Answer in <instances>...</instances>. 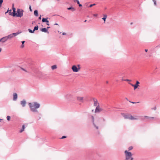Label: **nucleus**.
I'll return each instance as SVG.
<instances>
[{"mask_svg": "<svg viewBox=\"0 0 160 160\" xmlns=\"http://www.w3.org/2000/svg\"><path fill=\"white\" fill-rule=\"evenodd\" d=\"M126 99L127 100H128V99L127 98H126Z\"/></svg>", "mask_w": 160, "mask_h": 160, "instance_id": "53", "label": "nucleus"}, {"mask_svg": "<svg viewBox=\"0 0 160 160\" xmlns=\"http://www.w3.org/2000/svg\"><path fill=\"white\" fill-rule=\"evenodd\" d=\"M106 83H108V81H107L106 82Z\"/></svg>", "mask_w": 160, "mask_h": 160, "instance_id": "55", "label": "nucleus"}, {"mask_svg": "<svg viewBox=\"0 0 160 160\" xmlns=\"http://www.w3.org/2000/svg\"><path fill=\"white\" fill-rule=\"evenodd\" d=\"M145 51L146 52H147L148 51V49H145Z\"/></svg>", "mask_w": 160, "mask_h": 160, "instance_id": "48", "label": "nucleus"}, {"mask_svg": "<svg viewBox=\"0 0 160 160\" xmlns=\"http://www.w3.org/2000/svg\"><path fill=\"white\" fill-rule=\"evenodd\" d=\"M8 39L7 36L3 37L1 39H0V42L4 43L8 40Z\"/></svg>", "mask_w": 160, "mask_h": 160, "instance_id": "8", "label": "nucleus"}, {"mask_svg": "<svg viewBox=\"0 0 160 160\" xmlns=\"http://www.w3.org/2000/svg\"><path fill=\"white\" fill-rule=\"evenodd\" d=\"M12 9L13 10V12H12V16L13 17H15L16 16V15L15 14L16 13V8H15L14 7V4H12Z\"/></svg>", "mask_w": 160, "mask_h": 160, "instance_id": "11", "label": "nucleus"}, {"mask_svg": "<svg viewBox=\"0 0 160 160\" xmlns=\"http://www.w3.org/2000/svg\"><path fill=\"white\" fill-rule=\"evenodd\" d=\"M78 68L76 65H74L72 66V69L73 71L74 72H77L80 69V65L78 64Z\"/></svg>", "mask_w": 160, "mask_h": 160, "instance_id": "4", "label": "nucleus"}, {"mask_svg": "<svg viewBox=\"0 0 160 160\" xmlns=\"http://www.w3.org/2000/svg\"><path fill=\"white\" fill-rule=\"evenodd\" d=\"M48 18H43L42 20V22H47L46 25H49V24L48 23L49 21L48 20Z\"/></svg>", "mask_w": 160, "mask_h": 160, "instance_id": "9", "label": "nucleus"}, {"mask_svg": "<svg viewBox=\"0 0 160 160\" xmlns=\"http://www.w3.org/2000/svg\"><path fill=\"white\" fill-rule=\"evenodd\" d=\"M78 4L79 6L80 7L82 6V5L81 4H80V2L79 3H78Z\"/></svg>", "mask_w": 160, "mask_h": 160, "instance_id": "39", "label": "nucleus"}, {"mask_svg": "<svg viewBox=\"0 0 160 160\" xmlns=\"http://www.w3.org/2000/svg\"><path fill=\"white\" fill-rule=\"evenodd\" d=\"M25 126L24 125H23L22 126V129L20 131V132H22L23 131H24V129H25Z\"/></svg>", "mask_w": 160, "mask_h": 160, "instance_id": "22", "label": "nucleus"}, {"mask_svg": "<svg viewBox=\"0 0 160 160\" xmlns=\"http://www.w3.org/2000/svg\"><path fill=\"white\" fill-rule=\"evenodd\" d=\"M129 83L134 87V90H135L138 88V87L139 86V84H140V82L138 81H136V84L134 85L131 83Z\"/></svg>", "mask_w": 160, "mask_h": 160, "instance_id": "5", "label": "nucleus"}, {"mask_svg": "<svg viewBox=\"0 0 160 160\" xmlns=\"http://www.w3.org/2000/svg\"><path fill=\"white\" fill-rule=\"evenodd\" d=\"M66 138V137L65 136H62V137L61 138V139H64V138Z\"/></svg>", "mask_w": 160, "mask_h": 160, "instance_id": "38", "label": "nucleus"}, {"mask_svg": "<svg viewBox=\"0 0 160 160\" xmlns=\"http://www.w3.org/2000/svg\"><path fill=\"white\" fill-rule=\"evenodd\" d=\"M28 30L29 32L32 33H34V31L33 30H32L30 29H28Z\"/></svg>", "mask_w": 160, "mask_h": 160, "instance_id": "28", "label": "nucleus"}, {"mask_svg": "<svg viewBox=\"0 0 160 160\" xmlns=\"http://www.w3.org/2000/svg\"><path fill=\"white\" fill-rule=\"evenodd\" d=\"M133 148V147L132 146L129 147L128 148V151H130L132 150Z\"/></svg>", "mask_w": 160, "mask_h": 160, "instance_id": "29", "label": "nucleus"}, {"mask_svg": "<svg viewBox=\"0 0 160 160\" xmlns=\"http://www.w3.org/2000/svg\"><path fill=\"white\" fill-rule=\"evenodd\" d=\"M77 100L81 102H83V97H77Z\"/></svg>", "mask_w": 160, "mask_h": 160, "instance_id": "13", "label": "nucleus"}, {"mask_svg": "<svg viewBox=\"0 0 160 160\" xmlns=\"http://www.w3.org/2000/svg\"><path fill=\"white\" fill-rule=\"evenodd\" d=\"M125 156V160H133V158L132 157V154L131 152L125 150L124 152Z\"/></svg>", "mask_w": 160, "mask_h": 160, "instance_id": "2", "label": "nucleus"}, {"mask_svg": "<svg viewBox=\"0 0 160 160\" xmlns=\"http://www.w3.org/2000/svg\"><path fill=\"white\" fill-rule=\"evenodd\" d=\"M20 33V32H17L16 33H12V34L13 35V36L14 37H15V36H16L17 35H18Z\"/></svg>", "mask_w": 160, "mask_h": 160, "instance_id": "23", "label": "nucleus"}, {"mask_svg": "<svg viewBox=\"0 0 160 160\" xmlns=\"http://www.w3.org/2000/svg\"><path fill=\"white\" fill-rule=\"evenodd\" d=\"M3 2V0H0V7H1L2 4Z\"/></svg>", "mask_w": 160, "mask_h": 160, "instance_id": "32", "label": "nucleus"}, {"mask_svg": "<svg viewBox=\"0 0 160 160\" xmlns=\"http://www.w3.org/2000/svg\"><path fill=\"white\" fill-rule=\"evenodd\" d=\"M11 11H12V10L11 9H10V10H9V15L12 16V13L11 12Z\"/></svg>", "mask_w": 160, "mask_h": 160, "instance_id": "30", "label": "nucleus"}, {"mask_svg": "<svg viewBox=\"0 0 160 160\" xmlns=\"http://www.w3.org/2000/svg\"><path fill=\"white\" fill-rule=\"evenodd\" d=\"M25 42V41H22L21 42L22 43V44L21 46V48H24V43Z\"/></svg>", "mask_w": 160, "mask_h": 160, "instance_id": "24", "label": "nucleus"}, {"mask_svg": "<svg viewBox=\"0 0 160 160\" xmlns=\"http://www.w3.org/2000/svg\"><path fill=\"white\" fill-rule=\"evenodd\" d=\"M129 119L131 120H137L138 119L137 118H135L132 115H130V117L129 118Z\"/></svg>", "mask_w": 160, "mask_h": 160, "instance_id": "16", "label": "nucleus"}, {"mask_svg": "<svg viewBox=\"0 0 160 160\" xmlns=\"http://www.w3.org/2000/svg\"><path fill=\"white\" fill-rule=\"evenodd\" d=\"M92 99L94 102L93 105L94 106L97 107L100 106L99 103L98 102V100L96 98H93Z\"/></svg>", "mask_w": 160, "mask_h": 160, "instance_id": "6", "label": "nucleus"}, {"mask_svg": "<svg viewBox=\"0 0 160 160\" xmlns=\"http://www.w3.org/2000/svg\"><path fill=\"white\" fill-rule=\"evenodd\" d=\"M153 2H154V4L155 6L157 5V3H156V1L155 0H152Z\"/></svg>", "mask_w": 160, "mask_h": 160, "instance_id": "33", "label": "nucleus"}, {"mask_svg": "<svg viewBox=\"0 0 160 160\" xmlns=\"http://www.w3.org/2000/svg\"><path fill=\"white\" fill-rule=\"evenodd\" d=\"M68 10H72V11L73 12L75 10V9L72 7H70L68 8Z\"/></svg>", "mask_w": 160, "mask_h": 160, "instance_id": "19", "label": "nucleus"}, {"mask_svg": "<svg viewBox=\"0 0 160 160\" xmlns=\"http://www.w3.org/2000/svg\"><path fill=\"white\" fill-rule=\"evenodd\" d=\"M28 105L31 111L38 113V111L36 109L40 107V104L39 103L37 102H34L32 103H29Z\"/></svg>", "mask_w": 160, "mask_h": 160, "instance_id": "1", "label": "nucleus"}, {"mask_svg": "<svg viewBox=\"0 0 160 160\" xmlns=\"http://www.w3.org/2000/svg\"><path fill=\"white\" fill-rule=\"evenodd\" d=\"M2 49L0 48V52H1Z\"/></svg>", "mask_w": 160, "mask_h": 160, "instance_id": "51", "label": "nucleus"}, {"mask_svg": "<svg viewBox=\"0 0 160 160\" xmlns=\"http://www.w3.org/2000/svg\"><path fill=\"white\" fill-rule=\"evenodd\" d=\"M34 14L35 16H38V12L37 10H35L34 12Z\"/></svg>", "mask_w": 160, "mask_h": 160, "instance_id": "21", "label": "nucleus"}, {"mask_svg": "<svg viewBox=\"0 0 160 160\" xmlns=\"http://www.w3.org/2000/svg\"><path fill=\"white\" fill-rule=\"evenodd\" d=\"M152 109L155 110L156 109V107L155 106L153 108H152Z\"/></svg>", "mask_w": 160, "mask_h": 160, "instance_id": "45", "label": "nucleus"}, {"mask_svg": "<svg viewBox=\"0 0 160 160\" xmlns=\"http://www.w3.org/2000/svg\"><path fill=\"white\" fill-rule=\"evenodd\" d=\"M133 23L132 22H131V23H130V24H131V25H132V24H133Z\"/></svg>", "mask_w": 160, "mask_h": 160, "instance_id": "50", "label": "nucleus"}, {"mask_svg": "<svg viewBox=\"0 0 160 160\" xmlns=\"http://www.w3.org/2000/svg\"><path fill=\"white\" fill-rule=\"evenodd\" d=\"M21 68V69L22 70H23V71H24L25 72H27V71L25 69H24V68Z\"/></svg>", "mask_w": 160, "mask_h": 160, "instance_id": "36", "label": "nucleus"}, {"mask_svg": "<svg viewBox=\"0 0 160 160\" xmlns=\"http://www.w3.org/2000/svg\"><path fill=\"white\" fill-rule=\"evenodd\" d=\"M62 35H66V33L65 32H63L62 33Z\"/></svg>", "mask_w": 160, "mask_h": 160, "instance_id": "42", "label": "nucleus"}, {"mask_svg": "<svg viewBox=\"0 0 160 160\" xmlns=\"http://www.w3.org/2000/svg\"><path fill=\"white\" fill-rule=\"evenodd\" d=\"M8 39H11V38H13L14 37V36H13V35L12 34H11L9 35H8V36H7Z\"/></svg>", "mask_w": 160, "mask_h": 160, "instance_id": "18", "label": "nucleus"}, {"mask_svg": "<svg viewBox=\"0 0 160 160\" xmlns=\"http://www.w3.org/2000/svg\"><path fill=\"white\" fill-rule=\"evenodd\" d=\"M40 31L42 32L47 33L48 34L49 33L48 30L46 28H41Z\"/></svg>", "mask_w": 160, "mask_h": 160, "instance_id": "12", "label": "nucleus"}, {"mask_svg": "<svg viewBox=\"0 0 160 160\" xmlns=\"http://www.w3.org/2000/svg\"><path fill=\"white\" fill-rule=\"evenodd\" d=\"M2 120V119H0V122L1 120Z\"/></svg>", "mask_w": 160, "mask_h": 160, "instance_id": "54", "label": "nucleus"}, {"mask_svg": "<svg viewBox=\"0 0 160 160\" xmlns=\"http://www.w3.org/2000/svg\"><path fill=\"white\" fill-rule=\"evenodd\" d=\"M131 102L132 103H136V102Z\"/></svg>", "mask_w": 160, "mask_h": 160, "instance_id": "47", "label": "nucleus"}, {"mask_svg": "<svg viewBox=\"0 0 160 160\" xmlns=\"http://www.w3.org/2000/svg\"><path fill=\"white\" fill-rule=\"evenodd\" d=\"M91 118H92V123H93V125H94V127L98 129V126H97L95 124L94 122V117L93 116H91Z\"/></svg>", "mask_w": 160, "mask_h": 160, "instance_id": "10", "label": "nucleus"}, {"mask_svg": "<svg viewBox=\"0 0 160 160\" xmlns=\"http://www.w3.org/2000/svg\"><path fill=\"white\" fill-rule=\"evenodd\" d=\"M9 8H8V11L6 12H5V14H6V13H8V12H9Z\"/></svg>", "mask_w": 160, "mask_h": 160, "instance_id": "44", "label": "nucleus"}, {"mask_svg": "<svg viewBox=\"0 0 160 160\" xmlns=\"http://www.w3.org/2000/svg\"><path fill=\"white\" fill-rule=\"evenodd\" d=\"M29 9L30 11L31 12H32V8H31V5H29Z\"/></svg>", "mask_w": 160, "mask_h": 160, "instance_id": "37", "label": "nucleus"}, {"mask_svg": "<svg viewBox=\"0 0 160 160\" xmlns=\"http://www.w3.org/2000/svg\"><path fill=\"white\" fill-rule=\"evenodd\" d=\"M50 28V27H48L47 28V29L48 30V29L49 28Z\"/></svg>", "mask_w": 160, "mask_h": 160, "instance_id": "46", "label": "nucleus"}, {"mask_svg": "<svg viewBox=\"0 0 160 160\" xmlns=\"http://www.w3.org/2000/svg\"><path fill=\"white\" fill-rule=\"evenodd\" d=\"M130 115H126L124 114L123 116V117L125 119H129L130 117Z\"/></svg>", "mask_w": 160, "mask_h": 160, "instance_id": "17", "label": "nucleus"}, {"mask_svg": "<svg viewBox=\"0 0 160 160\" xmlns=\"http://www.w3.org/2000/svg\"><path fill=\"white\" fill-rule=\"evenodd\" d=\"M75 0L77 2L78 4L79 3V2L78 0Z\"/></svg>", "mask_w": 160, "mask_h": 160, "instance_id": "43", "label": "nucleus"}, {"mask_svg": "<svg viewBox=\"0 0 160 160\" xmlns=\"http://www.w3.org/2000/svg\"><path fill=\"white\" fill-rule=\"evenodd\" d=\"M96 5V4L95 3H94V4H91L89 5V7L90 8H91L92 7V6H95Z\"/></svg>", "mask_w": 160, "mask_h": 160, "instance_id": "34", "label": "nucleus"}, {"mask_svg": "<svg viewBox=\"0 0 160 160\" xmlns=\"http://www.w3.org/2000/svg\"><path fill=\"white\" fill-rule=\"evenodd\" d=\"M84 22H87V20H85Z\"/></svg>", "mask_w": 160, "mask_h": 160, "instance_id": "52", "label": "nucleus"}, {"mask_svg": "<svg viewBox=\"0 0 160 160\" xmlns=\"http://www.w3.org/2000/svg\"><path fill=\"white\" fill-rule=\"evenodd\" d=\"M144 117L145 118L148 119H150V118H154V117H149L147 116H144Z\"/></svg>", "mask_w": 160, "mask_h": 160, "instance_id": "26", "label": "nucleus"}, {"mask_svg": "<svg viewBox=\"0 0 160 160\" xmlns=\"http://www.w3.org/2000/svg\"><path fill=\"white\" fill-rule=\"evenodd\" d=\"M38 25H37L36 26H35L34 28V31H35V30H38Z\"/></svg>", "mask_w": 160, "mask_h": 160, "instance_id": "27", "label": "nucleus"}, {"mask_svg": "<svg viewBox=\"0 0 160 160\" xmlns=\"http://www.w3.org/2000/svg\"><path fill=\"white\" fill-rule=\"evenodd\" d=\"M93 16L94 17H97L98 16V14H94Z\"/></svg>", "mask_w": 160, "mask_h": 160, "instance_id": "40", "label": "nucleus"}, {"mask_svg": "<svg viewBox=\"0 0 160 160\" xmlns=\"http://www.w3.org/2000/svg\"><path fill=\"white\" fill-rule=\"evenodd\" d=\"M57 1H59V0H57Z\"/></svg>", "mask_w": 160, "mask_h": 160, "instance_id": "57", "label": "nucleus"}, {"mask_svg": "<svg viewBox=\"0 0 160 160\" xmlns=\"http://www.w3.org/2000/svg\"><path fill=\"white\" fill-rule=\"evenodd\" d=\"M124 81H131V80H129V79H124Z\"/></svg>", "mask_w": 160, "mask_h": 160, "instance_id": "35", "label": "nucleus"}, {"mask_svg": "<svg viewBox=\"0 0 160 160\" xmlns=\"http://www.w3.org/2000/svg\"><path fill=\"white\" fill-rule=\"evenodd\" d=\"M13 100L14 101L16 100L17 98V97H18L17 94L16 93H14L13 94Z\"/></svg>", "mask_w": 160, "mask_h": 160, "instance_id": "15", "label": "nucleus"}, {"mask_svg": "<svg viewBox=\"0 0 160 160\" xmlns=\"http://www.w3.org/2000/svg\"><path fill=\"white\" fill-rule=\"evenodd\" d=\"M20 103L23 107H24L25 106L26 102L25 100H23L21 101Z\"/></svg>", "mask_w": 160, "mask_h": 160, "instance_id": "14", "label": "nucleus"}, {"mask_svg": "<svg viewBox=\"0 0 160 160\" xmlns=\"http://www.w3.org/2000/svg\"><path fill=\"white\" fill-rule=\"evenodd\" d=\"M7 118L8 121H9L10 119V117L9 116H8L7 117Z\"/></svg>", "mask_w": 160, "mask_h": 160, "instance_id": "31", "label": "nucleus"}, {"mask_svg": "<svg viewBox=\"0 0 160 160\" xmlns=\"http://www.w3.org/2000/svg\"><path fill=\"white\" fill-rule=\"evenodd\" d=\"M103 120H104V121H105V119H103Z\"/></svg>", "mask_w": 160, "mask_h": 160, "instance_id": "56", "label": "nucleus"}, {"mask_svg": "<svg viewBox=\"0 0 160 160\" xmlns=\"http://www.w3.org/2000/svg\"><path fill=\"white\" fill-rule=\"evenodd\" d=\"M54 25H58V23H56L54 24Z\"/></svg>", "mask_w": 160, "mask_h": 160, "instance_id": "49", "label": "nucleus"}, {"mask_svg": "<svg viewBox=\"0 0 160 160\" xmlns=\"http://www.w3.org/2000/svg\"><path fill=\"white\" fill-rule=\"evenodd\" d=\"M102 110V109L100 107V106H99L96 107L95 110V112L96 113H99Z\"/></svg>", "mask_w": 160, "mask_h": 160, "instance_id": "7", "label": "nucleus"}, {"mask_svg": "<svg viewBox=\"0 0 160 160\" xmlns=\"http://www.w3.org/2000/svg\"><path fill=\"white\" fill-rule=\"evenodd\" d=\"M23 11L21 10L20 9H17V13H15V14L17 17H21L23 15Z\"/></svg>", "mask_w": 160, "mask_h": 160, "instance_id": "3", "label": "nucleus"}, {"mask_svg": "<svg viewBox=\"0 0 160 160\" xmlns=\"http://www.w3.org/2000/svg\"><path fill=\"white\" fill-rule=\"evenodd\" d=\"M57 68V66L56 65H54L52 66L51 68L52 70H54L55 69H56Z\"/></svg>", "mask_w": 160, "mask_h": 160, "instance_id": "25", "label": "nucleus"}, {"mask_svg": "<svg viewBox=\"0 0 160 160\" xmlns=\"http://www.w3.org/2000/svg\"><path fill=\"white\" fill-rule=\"evenodd\" d=\"M107 16L106 14H104L103 15V17L102 18V19L104 21V23L106 21V19L107 18Z\"/></svg>", "mask_w": 160, "mask_h": 160, "instance_id": "20", "label": "nucleus"}, {"mask_svg": "<svg viewBox=\"0 0 160 160\" xmlns=\"http://www.w3.org/2000/svg\"><path fill=\"white\" fill-rule=\"evenodd\" d=\"M41 15H40V16H39V17L38 18V19L39 20H41Z\"/></svg>", "mask_w": 160, "mask_h": 160, "instance_id": "41", "label": "nucleus"}]
</instances>
